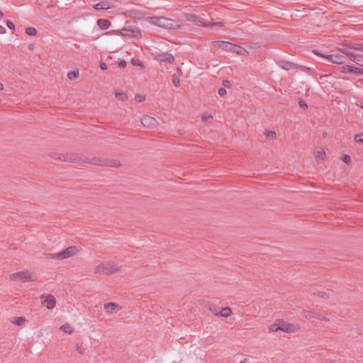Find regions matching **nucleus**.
I'll return each mask as SVG.
<instances>
[{"label":"nucleus","mask_w":363,"mask_h":363,"mask_svg":"<svg viewBox=\"0 0 363 363\" xmlns=\"http://www.w3.org/2000/svg\"><path fill=\"white\" fill-rule=\"evenodd\" d=\"M145 21L151 25L164 29H179L181 27L180 22L163 16H148L145 18Z\"/></svg>","instance_id":"nucleus-1"},{"label":"nucleus","mask_w":363,"mask_h":363,"mask_svg":"<svg viewBox=\"0 0 363 363\" xmlns=\"http://www.w3.org/2000/svg\"><path fill=\"white\" fill-rule=\"evenodd\" d=\"M342 52L357 65L363 66V45L346 47Z\"/></svg>","instance_id":"nucleus-2"},{"label":"nucleus","mask_w":363,"mask_h":363,"mask_svg":"<svg viewBox=\"0 0 363 363\" xmlns=\"http://www.w3.org/2000/svg\"><path fill=\"white\" fill-rule=\"evenodd\" d=\"M78 252L76 246H71L57 253H47L45 256L48 259L62 260L76 255Z\"/></svg>","instance_id":"nucleus-3"},{"label":"nucleus","mask_w":363,"mask_h":363,"mask_svg":"<svg viewBox=\"0 0 363 363\" xmlns=\"http://www.w3.org/2000/svg\"><path fill=\"white\" fill-rule=\"evenodd\" d=\"M218 48L223 50L235 52L238 55H243L247 52L244 48L227 41H218Z\"/></svg>","instance_id":"nucleus-4"},{"label":"nucleus","mask_w":363,"mask_h":363,"mask_svg":"<svg viewBox=\"0 0 363 363\" xmlns=\"http://www.w3.org/2000/svg\"><path fill=\"white\" fill-rule=\"evenodd\" d=\"M113 33H119L123 36L138 38L141 36L140 30L136 26L125 27L122 29L114 30Z\"/></svg>","instance_id":"nucleus-5"},{"label":"nucleus","mask_w":363,"mask_h":363,"mask_svg":"<svg viewBox=\"0 0 363 363\" xmlns=\"http://www.w3.org/2000/svg\"><path fill=\"white\" fill-rule=\"evenodd\" d=\"M184 17L187 21L191 22L198 26L208 27L212 25L208 24V23H206L201 17L196 16L194 13H184Z\"/></svg>","instance_id":"nucleus-6"},{"label":"nucleus","mask_w":363,"mask_h":363,"mask_svg":"<svg viewBox=\"0 0 363 363\" xmlns=\"http://www.w3.org/2000/svg\"><path fill=\"white\" fill-rule=\"evenodd\" d=\"M118 270V267L113 262H103L98 265L97 272L106 274H113Z\"/></svg>","instance_id":"nucleus-7"},{"label":"nucleus","mask_w":363,"mask_h":363,"mask_svg":"<svg viewBox=\"0 0 363 363\" xmlns=\"http://www.w3.org/2000/svg\"><path fill=\"white\" fill-rule=\"evenodd\" d=\"M313 52L316 55L325 58L328 62L334 64H342L345 62L344 57L340 55H325L316 50H313Z\"/></svg>","instance_id":"nucleus-8"},{"label":"nucleus","mask_w":363,"mask_h":363,"mask_svg":"<svg viewBox=\"0 0 363 363\" xmlns=\"http://www.w3.org/2000/svg\"><path fill=\"white\" fill-rule=\"evenodd\" d=\"M10 279L13 281H19L21 282H28L33 281L32 275L28 271L13 273L10 275Z\"/></svg>","instance_id":"nucleus-9"},{"label":"nucleus","mask_w":363,"mask_h":363,"mask_svg":"<svg viewBox=\"0 0 363 363\" xmlns=\"http://www.w3.org/2000/svg\"><path fill=\"white\" fill-rule=\"evenodd\" d=\"M154 57L158 62H167L169 64H172L174 61V58L172 55L168 52H162L161 51H156L153 53Z\"/></svg>","instance_id":"nucleus-10"},{"label":"nucleus","mask_w":363,"mask_h":363,"mask_svg":"<svg viewBox=\"0 0 363 363\" xmlns=\"http://www.w3.org/2000/svg\"><path fill=\"white\" fill-rule=\"evenodd\" d=\"M280 330L287 333H293L298 330V326L294 323H286L283 320L280 319Z\"/></svg>","instance_id":"nucleus-11"},{"label":"nucleus","mask_w":363,"mask_h":363,"mask_svg":"<svg viewBox=\"0 0 363 363\" xmlns=\"http://www.w3.org/2000/svg\"><path fill=\"white\" fill-rule=\"evenodd\" d=\"M42 298H43L42 304L48 309H53L55 307L56 301L53 295H43Z\"/></svg>","instance_id":"nucleus-12"},{"label":"nucleus","mask_w":363,"mask_h":363,"mask_svg":"<svg viewBox=\"0 0 363 363\" xmlns=\"http://www.w3.org/2000/svg\"><path fill=\"white\" fill-rule=\"evenodd\" d=\"M141 123L145 127L149 128H154L158 125L157 119L150 116H144L141 118Z\"/></svg>","instance_id":"nucleus-13"},{"label":"nucleus","mask_w":363,"mask_h":363,"mask_svg":"<svg viewBox=\"0 0 363 363\" xmlns=\"http://www.w3.org/2000/svg\"><path fill=\"white\" fill-rule=\"evenodd\" d=\"M91 162L94 164L108 165V166H111V167H118L120 164V162L118 161L115 160V161L105 162L100 159H93Z\"/></svg>","instance_id":"nucleus-14"},{"label":"nucleus","mask_w":363,"mask_h":363,"mask_svg":"<svg viewBox=\"0 0 363 363\" xmlns=\"http://www.w3.org/2000/svg\"><path fill=\"white\" fill-rule=\"evenodd\" d=\"M211 311L215 315H220L224 318H228L232 313V310L229 307H225L220 311H218L216 309H211Z\"/></svg>","instance_id":"nucleus-15"},{"label":"nucleus","mask_w":363,"mask_h":363,"mask_svg":"<svg viewBox=\"0 0 363 363\" xmlns=\"http://www.w3.org/2000/svg\"><path fill=\"white\" fill-rule=\"evenodd\" d=\"M104 308L108 313H116L119 311L121 308L116 303L111 302L105 304Z\"/></svg>","instance_id":"nucleus-16"},{"label":"nucleus","mask_w":363,"mask_h":363,"mask_svg":"<svg viewBox=\"0 0 363 363\" xmlns=\"http://www.w3.org/2000/svg\"><path fill=\"white\" fill-rule=\"evenodd\" d=\"M278 65L279 67H281L282 69H285V70H291V69H295L298 66L294 64V63H292L291 62H288V61H284V60H281L278 62Z\"/></svg>","instance_id":"nucleus-17"},{"label":"nucleus","mask_w":363,"mask_h":363,"mask_svg":"<svg viewBox=\"0 0 363 363\" xmlns=\"http://www.w3.org/2000/svg\"><path fill=\"white\" fill-rule=\"evenodd\" d=\"M96 23L102 30H106L111 26V22L107 19L100 18L97 20Z\"/></svg>","instance_id":"nucleus-18"},{"label":"nucleus","mask_w":363,"mask_h":363,"mask_svg":"<svg viewBox=\"0 0 363 363\" xmlns=\"http://www.w3.org/2000/svg\"><path fill=\"white\" fill-rule=\"evenodd\" d=\"M111 8V5L108 1H101L99 3L96 4L94 6V9L95 10L109 9Z\"/></svg>","instance_id":"nucleus-19"},{"label":"nucleus","mask_w":363,"mask_h":363,"mask_svg":"<svg viewBox=\"0 0 363 363\" xmlns=\"http://www.w3.org/2000/svg\"><path fill=\"white\" fill-rule=\"evenodd\" d=\"M280 319H278L272 324L269 327V330L271 332H277L278 330H280Z\"/></svg>","instance_id":"nucleus-20"},{"label":"nucleus","mask_w":363,"mask_h":363,"mask_svg":"<svg viewBox=\"0 0 363 363\" xmlns=\"http://www.w3.org/2000/svg\"><path fill=\"white\" fill-rule=\"evenodd\" d=\"M115 96L121 101H125L128 99V95L125 92H116Z\"/></svg>","instance_id":"nucleus-21"},{"label":"nucleus","mask_w":363,"mask_h":363,"mask_svg":"<svg viewBox=\"0 0 363 363\" xmlns=\"http://www.w3.org/2000/svg\"><path fill=\"white\" fill-rule=\"evenodd\" d=\"M60 329L62 330L64 332L68 333V334H71L73 332L72 328L68 323L62 325L60 327Z\"/></svg>","instance_id":"nucleus-22"},{"label":"nucleus","mask_w":363,"mask_h":363,"mask_svg":"<svg viewBox=\"0 0 363 363\" xmlns=\"http://www.w3.org/2000/svg\"><path fill=\"white\" fill-rule=\"evenodd\" d=\"M340 71L342 73H352L353 66L344 65L340 67Z\"/></svg>","instance_id":"nucleus-23"},{"label":"nucleus","mask_w":363,"mask_h":363,"mask_svg":"<svg viewBox=\"0 0 363 363\" xmlns=\"http://www.w3.org/2000/svg\"><path fill=\"white\" fill-rule=\"evenodd\" d=\"M325 156V152L323 149H321L316 152L315 157H316L317 161H319V160H323L324 159Z\"/></svg>","instance_id":"nucleus-24"},{"label":"nucleus","mask_w":363,"mask_h":363,"mask_svg":"<svg viewBox=\"0 0 363 363\" xmlns=\"http://www.w3.org/2000/svg\"><path fill=\"white\" fill-rule=\"evenodd\" d=\"M25 320L26 319L23 317H18L14 318L11 322L16 325H21L24 323Z\"/></svg>","instance_id":"nucleus-25"},{"label":"nucleus","mask_w":363,"mask_h":363,"mask_svg":"<svg viewBox=\"0 0 363 363\" xmlns=\"http://www.w3.org/2000/svg\"><path fill=\"white\" fill-rule=\"evenodd\" d=\"M79 71H72V72H68L67 77L69 79H74L79 77Z\"/></svg>","instance_id":"nucleus-26"},{"label":"nucleus","mask_w":363,"mask_h":363,"mask_svg":"<svg viewBox=\"0 0 363 363\" xmlns=\"http://www.w3.org/2000/svg\"><path fill=\"white\" fill-rule=\"evenodd\" d=\"M26 33L28 35H35L37 33V30L35 28L28 27L26 29Z\"/></svg>","instance_id":"nucleus-27"},{"label":"nucleus","mask_w":363,"mask_h":363,"mask_svg":"<svg viewBox=\"0 0 363 363\" xmlns=\"http://www.w3.org/2000/svg\"><path fill=\"white\" fill-rule=\"evenodd\" d=\"M354 141L357 143L363 144V133L357 134L354 136Z\"/></svg>","instance_id":"nucleus-28"},{"label":"nucleus","mask_w":363,"mask_h":363,"mask_svg":"<svg viewBox=\"0 0 363 363\" xmlns=\"http://www.w3.org/2000/svg\"><path fill=\"white\" fill-rule=\"evenodd\" d=\"M352 74H355L357 75H363V68L353 67Z\"/></svg>","instance_id":"nucleus-29"},{"label":"nucleus","mask_w":363,"mask_h":363,"mask_svg":"<svg viewBox=\"0 0 363 363\" xmlns=\"http://www.w3.org/2000/svg\"><path fill=\"white\" fill-rule=\"evenodd\" d=\"M172 83L176 87H179L180 85L179 78L176 76H174L172 79Z\"/></svg>","instance_id":"nucleus-30"},{"label":"nucleus","mask_w":363,"mask_h":363,"mask_svg":"<svg viewBox=\"0 0 363 363\" xmlns=\"http://www.w3.org/2000/svg\"><path fill=\"white\" fill-rule=\"evenodd\" d=\"M213 116L211 114H203L201 116V120L204 122L208 121L209 120L212 119Z\"/></svg>","instance_id":"nucleus-31"},{"label":"nucleus","mask_w":363,"mask_h":363,"mask_svg":"<svg viewBox=\"0 0 363 363\" xmlns=\"http://www.w3.org/2000/svg\"><path fill=\"white\" fill-rule=\"evenodd\" d=\"M342 160L344 162L349 164L351 162V157L349 155H343Z\"/></svg>","instance_id":"nucleus-32"},{"label":"nucleus","mask_w":363,"mask_h":363,"mask_svg":"<svg viewBox=\"0 0 363 363\" xmlns=\"http://www.w3.org/2000/svg\"><path fill=\"white\" fill-rule=\"evenodd\" d=\"M316 316H317V314H315V313H313L312 311H308L305 314V317L308 318H316Z\"/></svg>","instance_id":"nucleus-33"},{"label":"nucleus","mask_w":363,"mask_h":363,"mask_svg":"<svg viewBox=\"0 0 363 363\" xmlns=\"http://www.w3.org/2000/svg\"><path fill=\"white\" fill-rule=\"evenodd\" d=\"M145 99V97L143 95H136L135 96V100L137 101V102H142Z\"/></svg>","instance_id":"nucleus-34"},{"label":"nucleus","mask_w":363,"mask_h":363,"mask_svg":"<svg viewBox=\"0 0 363 363\" xmlns=\"http://www.w3.org/2000/svg\"><path fill=\"white\" fill-rule=\"evenodd\" d=\"M264 135L267 138H274L276 136V133L274 131H267L264 133Z\"/></svg>","instance_id":"nucleus-35"},{"label":"nucleus","mask_w":363,"mask_h":363,"mask_svg":"<svg viewBox=\"0 0 363 363\" xmlns=\"http://www.w3.org/2000/svg\"><path fill=\"white\" fill-rule=\"evenodd\" d=\"M218 94L220 96H224L226 94V89L224 87H221L218 91Z\"/></svg>","instance_id":"nucleus-36"},{"label":"nucleus","mask_w":363,"mask_h":363,"mask_svg":"<svg viewBox=\"0 0 363 363\" xmlns=\"http://www.w3.org/2000/svg\"><path fill=\"white\" fill-rule=\"evenodd\" d=\"M318 296H320V298H329V294H327L326 292H323V291L318 292Z\"/></svg>","instance_id":"nucleus-37"},{"label":"nucleus","mask_w":363,"mask_h":363,"mask_svg":"<svg viewBox=\"0 0 363 363\" xmlns=\"http://www.w3.org/2000/svg\"><path fill=\"white\" fill-rule=\"evenodd\" d=\"M6 26L11 30H14L15 29V25L11 21H6Z\"/></svg>","instance_id":"nucleus-38"},{"label":"nucleus","mask_w":363,"mask_h":363,"mask_svg":"<svg viewBox=\"0 0 363 363\" xmlns=\"http://www.w3.org/2000/svg\"><path fill=\"white\" fill-rule=\"evenodd\" d=\"M223 86L224 88H225V87L229 88L231 86V83L228 80H224V81H223Z\"/></svg>","instance_id":"nucleus-39"},{"label":"nucleus","mask_w":363,"mask_h":363,"mask_svg":"<svg viewBox=\"0 0 363 363\" xmlns=\"http://www.w3.org/2000/svg\"><path fill=\"white\" fill-rule=\"evenodd\" d=\"M298 104H299V106L304 109L308 108L307 104L302 100L299 101Z\"/></svg>","instance_id":"nucleus-40"},{"label":"nucleus","mask_w":363,"mask_h":363,"mask_svg":"<svg viewBox=\"0 0 363 363\" xmlns=\"http://www.w3.org/2000/svg\"><path fill=\"white\" fill-rule=\"evenodd\" d=\"M99 67L100 68L102 69V70H106L107 69V65H106L105 62H101L100 65H99Z\"/></svg>","instance_id":"nucleus-41"},{"label":"nucleus","mask_w":363,"mask_h":363,"mask_svg":"<svg viewBox=\"0 0 363 363\" xmlns=\"http://www.w3.org/2000/svg\"><path fill=\"white\" fill-rule=\"evenodd\" d=\"M208 24H211V23H208ZM213 25H211L210 27H213L214 26H223V23L222 22H217V23H212Z\"/></svg>","instance_id":"nucleus-42"},{"label":"nucleus","mask_w":363,"mask_h":363,"mask_svg":"<svg viewBox=\"0 0 363 363\" xmlns=\"http://www.w3.org/2000/svg\"><path fill=\"white\" fill-rule=\"evenodd\" d=\"M119 67H126V62L125 60H122L119 62Z\"/></svg>","instance_id":"nucleus-43"},{"label":"nucleus","mask_w":363,"mask_h":363,"mask_svg":"<svg viewBox=\"0 0 363 363\" xmlns=\"http://www.w3.org/2000/svg\"><path fill=\"white\" fill-rule=\"evenodd\" d=\"M63 158H64V160H69L68 156H66V157L65 156H63ZM69 160L71 162H77V160L75 158L70 157Z\"/></svg>","instance_id":"nucleus-44"},{"label":"nucleus","mask_w":363,"mask_h":363,"mask_svg":"<svg viewBox=\"0 0 363 363\" xmlns=\"http://www.w3.org/2000/svg\"><path fill=\"white\" fill-rule=\"evenodd\" d=\"M316 318L320 319V320H327V321L328 320V319L327 318L323 317V316H321L320 315H317Z\"/></svg>","instance_id":"nucleus-45"},{"label":"nucleus","mask_w":363,"mask_h":363,"mask_svg":"<svg viewBox=\"0 0 363 363\" xmlns=\"http://www.w3.org/2000/svg\"><path fill=\"white\" fill-rule=\"evenodd\" d=\"M5 32H6V29L3 26H0V34H3Z\"/></svg>","instance_id":"nucleus-46"},{"label":"nucleus","mask_w":363,"mask_h":363,"mask_svg":"<svg viewBox=\"0 0 363 363\" xmlns=\"http://www.w3.org/2000/svg\"><path fill=\"white\" fill-rule=\"evenodd\" d=\"M240 363H249V360L247 359H245L244 360L241 361Z\"/></svg>","instance_id":"nucleus-47"},{"label":"nucleus","mask_w":363,"mask_h":363,"mask_svg":"<svg viewBox=\"0 0 363 363\" xmlns=\"http://www.w3.org/2000/svg\"><path fill=\"white\" fill-rule=\"evenodd\" d=\"M4 89V85L3 84L0 82V91L1 90H3Z\"/></svg>","instance_id":"nucleus-48"},{"label":"nucleus","mask_w":363,"mask_h":363,"mask_svg":"<svg viewBox=\"0 0 363 363\" xmlns=\"http://www.w3.org/2000/svg\"><path fill=\"white\" fill-rule=\"evenodd\" d=\"M4 16V13L0 11V18H2Z\"/></svg>","instance_id":"nucleus-49"},{"label":"nucleus","mask_w":363,"mask_h":363,"mask_svg":"<svg viewBox=\"0 0 363 363\" xmlns=\"http://www.w3.org/2000/svg\"><path fill=\"white\" fill-rule=\"evenodd\" d=\"M361 108H363V105H361Z\"/></svg>","instance_id":"nucleus-50"}]
</instances>
